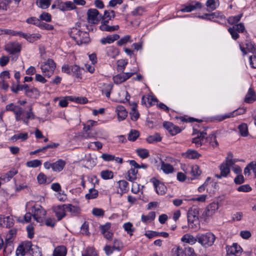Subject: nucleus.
I'll list each match as a JSON object with an SVG mask.
<instances>
[{"instance_id": "nucleus-1", "label": "nucleus", "mask_w": 256, "mask_h": 256, "mask_svg": "<svg viewBox=\"0 0 256 256\" xmlns=\"http://www.w3.org/2000/svg\"><path fill=\"white\" fill-rule=\"evenodd\" d=\"M70 35L78 45L87 44L90 40L89 34L81 30L80 23H77L76 27H73L70 29Z\"/></svg>"}, {"instance_id": "nucleus-2", "label": "nucleus", "mask_w": 256, "mask_h": 256, "mask_svg": "<svg viewBox=\"0 0 256 256\" xmlns=\"http://www.w3.org/2000/svg\"><path fill=\"white\" fill-rule=\"evenodd\" d=\"M198 242L202 246L208 248L212 246L216 240L215 236L210 232L197 234Z\"/></svg>"}, {"instance_id": "nucleus-3", "label": "nucleus", "mask_w": 256, "mask_h": 256, "mask_svg": "<svg viewBox=\"0 0 256 256\" xmlns=\"http://www.w3.org/2000/svg\"><path fill=\"white\" fill-rule=\"evenodd\" d=\"M56 64L52 59H48L40 64V69L44 76L50 78L54 74Z\"/></svg>"}, {"instance_id": "nucleus-4", "label": "nucleus", "mask_w": 256, "mask_h": 256, "mask_svg": "<svg viewBox=\"0 0 256 256\" xmlns=\"http://www.w3.org/2000/svg\"><path fill=\"white\" fill-rule=\"evenodd\" d=\"M32 216L38 222H42L46 215V211L40 205H34L32 208Z\"/></svg>"}, {"instance_id": "nucleus-5", "label": "nucleus", "mask_w": 256, "mask_h": 256, "mask_svg": "<svg viewBox=\"0 0 256 256\" xmlns=\"http://www.w3.org/2000/svg\"><path fill=\"white\" fill-rule=\"evenodd\" d=\"M88 21L92 24H98L102 20V16L98 11L95 8H90L88 10Z\"/></svg>"}, {"instance_id": "nucleus-6", "label": "nucleus", "mask_w": 256, "mask_h": 256, "mask_svg": "<svg viewBox=\"0 0 256 256\" xmlns=\"http://www.w3.org/2000/svg\"><path fill=\"white\" fill-rule=\"evenodd\" d=\"M242 252V248L236 243L226 247V256H240Z\"/></svg>"}, {"instance_id": "nucleus-7", "label": "nucleus", "mask_w": 256, "mask_h": 256, "mask_svg": "<svg viewBox=\"0 0 256 256\" xmlns=\"http://www.w3.org/2000/svg\"><path fill=\"white\" fill-rule=\"evenodd\" d=\"M136 74V72H122L119 74H118L113 77V80L114 84H120L131 76H132L134 74Z\"/></svg>"}, {"instance_id": "nucleus-8", "label": "nucleus", "mask_w": 256, "mask_h": 256, "mask_svg": "<svg viewBox=\"0 0 256 256\" xmlns=\"http://www.w3.org/2000/svg\"><path fill=\"white\" fill-rule=\"evenodd\" d=\"M16 120V121L22 120L26 124H28L29 119H34L35 116L32 111V107H30L29 111L26 112V114L23 115H15Z\"/></svg>"}, {"instance_id": "nucleus-9", "label": "nucleus", "mask_w": 256, "mask_h": 256, "mask_svg": "<svg viewBox=\"0 0 256 256\" xmlns=\"http://www.w3.org/2000/svg\"><path fill=\"white\" fill-rule=\"evenodd\" d=\"M152 182L156 190V192L159 195H164L167 190L166 187L163 182H160L156 178H152Z\"/></svg>"}, {"instance_id": "nucleus-10", "label": "nucleus", "mask_w": 256, "mask_h": 256, "mask_svg": "<svg viewBox=\"0 0 256 256\" xmlns=\"http://www.w3.org/2000/svg\"><path fill=\"white\" fill-rule=\"evenodd\" d=\"M246 110L244 108H238L234 112L224 115L218 116H216V120L219 122L222 121L227 118H232L235 116L244 114L246 112Z\"/></svg>"}, {"instance_id": "nucleus-11", "label": "nucleus", "mask_w": 256, "mask_h": 256, "mask_svg": "<svg viewBox=\"0 0 256 256\" xmlns=\"http://www.w3.org/2000/svg\"><path fill=\"white\" fill-rule=\"evenodd\" d=\"M206 133L204 132H200L198 134L196 137L192 139V142L194 144L196 147H200L203 144H206V141L207 140L206 138Z\"/></svg>"}, {"instance_id": "nucleus-12", "label": "nucleus", "mask_w": 256, "mask_h": 256, "mask_svg": "<svg viewBox=\"0 0 256 256\" xmlns=\"http://www.w3.org/2000/svg\"><path fill=\"white\" fill-rule=\"evenodd\" d=\"M17 35L23 37L30 42H34L41 38L40 34H25L21 32H17Z\"/></svg>"}, {"instance_id": "nucleus-13", "label": "nucleus", "mask_w": 256, "mask_h": 256, "mask_svg": "<svg viewBox=\"0 0 256 256\" xmlns=\"http://www.w3.org/2000/svg\"><path fill=\"white\" fill-rule=\"evenodd\" d=\"M164 127L167 130L171 135L174 136L180 132V129L178 126H174L172 123L165 122L163 124Z\"/></svg>"}, {"instance_id": "nucleus-14", "label": "nucleus", "mask_w": 256, "mask_h": 256, "mask_svg": "<svg viewBox=\"0 0 256 256\" xmlns=\"http://www.w3.org/2000/svg\"><path fill=\"white\" fill-rule=\"evenodd\" d=\"M246 48L240 45V49L244 55H246L247 52L246 48L250 52L256 54V46L249 40H246L245 42Z\"/></svg>"}, {"instance_id": "nucleus-15", "label": "nucleus", "mask_w": 256, "mask_h": 256, "mask_svg": "<svg viewBox=\"0 0 256 256\" xmlns=\"http://www.w3.org/2000/svg\"><path fill=\"white\" fill-rule=\"evenodd\" d=\"M53 210L58 220H61L66 216V208H65V204L54 206Z\"/></svg>"}, {"instance_id": "nucleus-16", "label": "nucleus", "mask_w": 256, "mask_h": 256, "mask_svg": "<svg viewBox=\"0 0 256 256\" xmlns=\"http://www.w3.org/2000/svg\"><path fill=\"white\" fill-rule=\"evenodd\" d=\"M218 208V204L217 202L210 204L206 208V211L202 216L209 217L212 216Z\"/></svg>"}, {"instance_id": "nucleus-17", "label": "nucleus", "mask_w": 256, "mask_h": 256, "mask_svg": "<svg viewBox=\"0 0 256 256\" xmlns=\"http://www.w3.org/2000/svg\"><path fill=\"white\" fill-rule=\"evenodd\" d=\"M5 50L9 54H14L20 52L21 50V46L18 44L8 43L5 47Z\"/></svg>"}, {"instance_id": "nucleus-18", "label": "nucleus", "mask_w": 256, "mask_h": 256, "mask_svg": "<svg viewBox=\"0 0 256 256\" xmlns=\"http://www.w3.org/2000/svg\"><path fill=\"white\" fill-rule=\"evenodd\" d=\"M188 222L189 228L196 230L200 228V223L198 217L188 215Z\"/></svg>"}, {"instance_id": "nucleus-19", "label": "nucleus", "mask_w": 256, "mask_h": 256, "mask_svg": "<svg viewBox=\"0 0 256 256\" xmlns=\"http://www.w3.org/2000/svg\"><path fill=\"white\" fill-rule=\"evenodd\" d=\"M220 170V174H216L215 176L220 179L222 177H226L230 172V168H228V166L226 164L222 163L219 166Z\"/></svg>"}, {"instance_id": "nucleus-20", "label": "nucleus", "mask_w": 256, "mask_h": 256, "mask_svg": "<svg viewBox=\"0 0 256 256\" xmlns=\"http://www.w3.org/2000/svg\"><path fill=\"white\" fill-rule=\"evenodd\" d=\"M181 241L190 245H193L198 241L197 236L196 237H194L190 234H186L182 236L181 238Z\"/></svg>"}, {"instance_id": "nucleus-21", "label": "nucleus", "mask_w": 256, "mask_h": 256, "mask_svg": "<svg viewBox=\"0 0 256 256\" xmlns=\"http://www.w3.org/2000/svg\"><path fill=\"white\" fill-rule=\"evenodd\" d=\"M184 157L189 159H196L201 156V154L196 150L188 149L186 152L182 154Z\"/></svg>"}, {"instance_id": "nucleus-22", "label": "nucleus", "mask_w": 256, "mask_h": 256, "mask_svg": "<svg viewBox=\"0 0 256 256\" xmlns=\"http://www.w3.org/2000/svg\"><path fill=\"white\" fill-rule=\"evenodd\" d=\"M66 162L62 159H60L52 163V170L56 172H61L65 166Z\"/></svg>"}, {"instance_id": "nucleus-23", "label": "nucleus", "mask_w": 256, "mask_h": 256, "mask_svg": "<svg viewBox=\"0 0 256 256\" xmlns=\"http://www.w3.org/2000/svg\"><path fill=\"white\" fill-rule=\"evenodd\" d=\"M116 112L120 121L124 120L127 116L128 112L124 107L122 106H117L116 108Z\"/></svg>"}, {"instance_id": "nucleus-24", "label": "nucleus", "mask_w": 256, "mask_h": 256, "mask_svg": "<svg viewBox=\"0 0 256 256\" xmlns=\"http://www.w3.org/2000/svg\"><path fill=\"white\" fill-rule=\"evenodd\" d=\"M256 100V96L255 92L252 88H250L246 96L244 102L246 103L250 104L254 102Z\"/></svg>"}, {"instance_id": "nucleus-25", "label": "nucleus", "mask_w": 256, "mask_h": 256, "mask_svg": "<svg viewBox=\"0 0 256 256\" xmlns=\"http://www.w3.org/2000/svg\"><path fill=\"white\" fill-rule=\"evenodd\" d=\"M119 38V35L117 34L109 35L106 38H102L100 42L103 44H111L114 41L118 40Z\"/></svg>"}, {"instance_id": "nucleus-26", "label": "nucleus", "mask_w": 256, "mask_h": 256, "mask_svg": "<svg viewBox=\"0 0 256 256\" xmlns=\"http://www.w3.org/2000/svg\"><path fill=\"white\" fill-rule=\"evenodd\" d=\"M67 253V250L64 246L56 247L54 251V256H66Z\"/></svg>"}, {"instance_id": "nucleus-27", "label": "nucleus", "mask_w": 256, "mask_h": 256, "mask_svg": "<svg viewBox=\"0 0 256 256\" xmlns=\"http://www.w3.org/2000/svg\"><path fill=\"white\" fill-rule=\"evenodd\" d=\"M16 234V230L11 229L6 236L5 244L6 246H10L13 240V238Z\"/></svg>"}, {"instance_id": "nucleus-28", "label": "nucleus", "mask_w": 256, "mask_h": 256, "mask_svg": "<svg viewBox=\"0 0 256 256\" xmlns=\"http://www.w3.org/2000/svg\"><path fill=\"white\" fill-rule=\"evenodd\" d=\"M202 8V4L200 2H196L194 4H190L188 6H184L181 10L182 12H189L193 11L196 8Z\"/></svg>"}, {"instance_id": "nucleus-29", "label": "nucleus", "mask_w": 256, "mask_h": 256, "mask_svg": "<svg viewBox=\"0 0 256 256\" xmlns=\"http://www.w3.org/2000/svg\"><path fill=\"white\" fill-rule=\"evenodd\" d=\"M18 173V170L14 168L11 170L4 175L2 176L0 178V180L4 182L10 181L12 178Z\"/></svg>"}, {"instance_id": "nucleus-30", "label": "nucleus", "mask_w": 256, "mask_h": 256, "mask_svg": "<svg viewBox=\"0 0 256 256\" xmlns=\"http://www.w3.org/2000/svg\"><path fill=\"white\" fill-rule=\"evenodd\" d=\"M138 171L135 168L130 169L127 172L126 179L132 182H134L137 178L136 174Z\"/></svg>"}, {"instance_id": "nucleus-31", "label": "nucleus", "mask_w": 256, "mask_h": 256, "mask_svg": "<svg viewBox=\"0 0 256 256\" xmlns=\"http://www.w3.org/2000/svg\"><path fill=\"white\" fill-rule=\"evenodd\" d=\"M106 52L107 55L112 58H115L119 54L118 49L114 46H109L106 48Z\"/></svg>"}, {"instance_id": "nucleus-32", "label": "nucleus", "mask_w": 256, "mask_h": 256, "mask_svg": "<svg viewBox=\"0 0 256 256\" xmlns=\"http://www.w3.org/2000/svg\"><path fill=\"white\" fill-rule=\"evenodd\" d=\"M66 210L70 212L72 214L76 215L80 213V209L78 206L70 204H65Z\"/></svg>"}, {"instance_id": "nucleus-33", "label": "nucleus", "mask_w": 256, "mask_h": 256, "mask_svg": "<svg viewBox=\"0 0 256 256\" xmlns=\"http://www.w3.org/2000/svg\"><path fill=\"white\" fill-rule=\"evenodd\" d=\"M83 69L81 68L77 65H74L71 66V74L75 76L77 78H80Z\"/></svg>"}, {"instance_id": "nucleus-34", "label": "nucleus", "mask_w": 256, "mask_h": 256, "mask_svg": "<svg viewBox=\"0 0 256 256\" xmlns=\"http://www.w3.org/2000/svg\"><path fill=\"white\" fill-rule=\"evenodd\" d=\"M28 138V134L26 132L18 133L13 136L11 138L10 140L13 142H16L18 140H20L22 141H24Z\"/></svg>"}, {"instance_id": "nucleus-35", "label": "nucleus", "mask_w": 256, "mask_h": 256, "mask_svg": "<svg viewBox=\"0 0 256 256\" xmlns=\"http://www.w3.org/2000/svg\"><path fill=\"white\" fill-rule=\"evenodd\" d=\"M220 4L218 0H207L206 5L210 8L211 10H216Z\"/></svg>"}, {"instance_id": "nucleus-36", "label": "nucleus", "mask_w": 256, "mask_h": 256, "mask_svg": "<svg viewBox=\"0 0 256 256\" xmlns=\"http://www.w3.org/2000/svg\"><path fill=\"white\" fill-rule=\"evenodd\" d=\"M156 217V214L154 212H151L147 216L142 215L141 220L143 222L146 223L153 220Z\"/></svg>"}, {"instance_id": "nucleus-37", "label": "nucleus", "mask_w": 256, "mask_h": 256, "mask_svg": "<svg viewBox=\"0 0 256 256\" xmlns=\"http://www.w3.org/2000/svg\"><path fill=\"white\" fill-rule=\"evenodd\" d=\"M118 28L119 26L118 25L114 26H110L107 24H101V25L100 26V30L106 32H113L116 30H118Z\"/></svg>"}, {"instance_id": "nucleus-38", "label": "nucleus", "mask_w": 256, "mask_h": 256, "mask_svg": "<svg viewBox=\"0 0 256 256\" xmlns=\"http://www.w3.org/2000/svg\"><path fill=\"white\" fill-rule=\"evenodd\" d=\"M232 154L231 152H228L225 162H222L224 164H226V165L228 166V168H230V167L232 166L236 162V160L232 158Z\"/></svg>"}, {"instance_id": "nucleus-39", "label": "nucleus", "mask_w": 256, "mask_h": 256, "mask_svg": "<svg viewBox=\"0 0 256 256\" xmlns=\"http://www.w3.org/2000/svg\"><path fill=\"white\" fill-rule=\"evenodd\" d=\"M36 4L38 7L42 9H46L50 4V0H37Z\"/></svg>"}, {"instance_id": "nucleus-40", "label": "nucleus", "mask_w": 256, "mask_h": 256, "mask_svg": "<svg viewBox=\"0 0 256 256\" xmlns=\"http://www.w3.org/2000/svg\"><path fill=\"white\" fill-rule=\"evenodd\" d=\"M128 62L126 60H120L117 61V70L120 72H123Z\"/></svg>"}, {"instance_id": "nucleus-41", "label": "nucleus", "mask_w": 256, "mask_h": 256, "mask_svg": "<svg viewBox=\"0 0 256 256\" xmlns=\"http://www.w3.org/2000/svg\"><path fill=\"white\" fill-rule=\"evenodd\" d=\"M83 137L85 138H94L98 134L97 131L94 129H90L89 130H84Z\"/></svg>"}, {"instance_id": "nucleus-42", "label": "nucleus", "mask_w": 256, "mask_h": 256, "mask_svg": "<svg viewBox=\"0 0 256 256\" xmlns=\"http://www.w3.org/2000/svg\"><path fill=\"white\" fill-rule=\"evenodd\" d=\"M206 143L208 142L212 147L215 148L218 146V144L216 140V136L212 134L206 138Z\"/></svg>"}, {"instance_id": "nucleus-43", "label": "nucleus", "mask_w": 256, "mask_h": 256, "mask_svg": "<svg viewBox=\"0 0 256 256\" xmlns=\"http://www.w3.org/2000/svg\"><path fill=\"white\" fill-rule=\"evenodd\" d=\"M161 169L166 174L172 173L174 171V168L172 165L164 162H162V163Z\"/></svg>"}, {"instance_id": "nucleus-44", "label": "nucleus", "mask_w": 256, "mask_h": 256, "mask_svg": "<svg viewBox=\"0 0 256 256\" xmlns=\"http://www.w3.org/2000/svg\"><path fill=\"white\" fill-rule=\"evenodd\" d=\"M162 138L160 134L158 133H156L154 135L148 136L146 138V141L150 143H153L154 142H160Z\"/></svg>"}, {"instance_id": "nucleus-45", "label": "nucleus", "mask_w": 256, "mask_h": 256, "mask_svg": "<svg viewBox=\"0 0 256 256\" xmlns=\"http://www.w3.org/2000/svg\"><path fill=\"white\" fill-rule=\"evenodd\" d=\"M104 88L102 90V92L103 94H104L107 98H110V92L112 88V85L110 84H104Z\"/></svg>"}, {"instance_id": "nucleus-46", "label": "nucleus", "mask_w": 256, "mask_h": 256, "mask_svg": "<svg viewBox=\"0 0 256 256\" xmlns=\"http://www.w3.org/2000/svg\"><path fill=\"white\" fill-rule=\"evenodd\" d=\"M118 184L120 190V192L118 191V192L122 194L126 191L128 182L125 180H120L118 182Z\"/></svg>"}, {"instance_id": "nucleus-47", "label": "nucleus", "mask_w": 256, "mask_h": 256, "mask_svg": "<svg viewBox=\"0 0 256 256\" xmlns=\"http://www.w3.org/2000/svg\"><path fill=\"white\" fill-rule=\"evenodd\" d=\"M190 174L194 176V178H196V176H199L201 174V170H200V168L198 166L194 165L191 166L190 167ZM193 179V178H192Z\"/></svg>"}, {"instance_id": "nucleus-48", "label": "nucleus", "mask_w": 256, "mask_h": 256, "mask_svg": "<svg viewBox=\"0 0 256 256\" xmlns=\"http://www.w3.org/2000/svg\"><path fill=\"white\" fill-rule=\"evenodd\" d=\"M98 196V191L94 188H91L89 190L88 194H86V198L88 200L96 198Z\"/></svg>"}, {"instance_id": "nucleus-49", "label": "nucleus", "mask_w": 256, "mask_h": 256, "mask_svg": "<svg viewBox=\"0 0 256 256\" xmlns=\"http://www.w3.org/2000/svg\"><path fill=\"white\" fill-rule=\"evenodd\" d=\"M38 93V91L36 88H30L28 86L25 90L26 95L31 98L34 96L33 94L37 96Z\"/></svg>"}, {"instance_id": "nucleus-50", "label": "nucleus", "mask_w": 256, "mask_h": 256, "mask_svg": "<svg viewBox=\"0 0 256 256\" xmlns=\"http://www.w3.org/2000/svg\"><path fill=\"white\" fill-rule=\"evenodd\" d=\"M28 86V85L26 84H22V85H20L19 84H18L16 86V88H14V84H13L11 86V90L12 91L16 94L18 93V90H26L27 88V87Z\"/></svg>"}, {"instance_id": "nucleus-51", "label": "nucleus", "mask_w": 256, "mask_h": 256, "mask_svg": "<svg viewBox=\"0 0 256 256\" xmlns=\"http://www.w3.org/2000/svg\"><path fill=\"white\" fill-rule=\"evenodd\" d=\"M102 178L104 180H108L114 177L113 172L109 170H102L100 172Z\"/></svg>"}, {"instance_id": "nucleus-52", "label": "nucleus", "mask_w": 256, "mask_h": 256, "mask_svg": "<svg viewBox=\"0 0 256 256\" xmlns=\"http://www.w3.org/2000/svg\"><path fill=\"white\" fill-rule=\"evenodd\" d=\"M238 130L242 136H246L248 134V126L246 124H242L238 126Z\"/></svg>"}, {"instance_id": "nucleus-53", "label": "nucleus", "mask_w": 256, "mask_h": 256, "mask_svg": "<svg viewBox=\"0 0 256 256\" xmlns=\"http://www.w3.org/2000/svg\"><path fill=\"white\" fill-rule=\"evenodd\" d=\"M42 164V162L38 160H34L26 162V165L29 168H37Z\"/></svg>"}, {"instance_id": "nucleus-54", "label": "nucleus", "mask_w": 256, "mask_h": 256, "mask_svg": "<svg viewBox=\"0 0 256 256\" xmlns=\"http://www.w3.org/2000/svg\"><path fill=\"white\" fill-rule=\"evenodd\" d=\"M97 122L92 120H88L86 124H84V130H89L90 129H94L93 126H96Z\"/></svg>"}, {"instance_id": "nucleus-55", "label": "nucleus", "mask_w": 256, "mask_h": 256, "mask_svg": "<svg viewBox=\"0 0 256 256\" xmlns=\"http://www.w3.org/2000/svg\"><path fill=\"white\" fill-rule=\"evenodd\" d=\"M68 100L74 101V97H72V96H66L64 98L60 100L59 101L58 104L61 107H66L68 105Z\"/></svg>"}, {"instance_id": "nucleus-56", "label": "nucleus", "mask_w": 256, "mask_h": 256, "mask_svg": "<svg viewBox=\"0 0 256 256\" xmlns=\"http://www.w3.org/2000/svg\"><path fill=\"white\" fill-rule=\"evenodd\" d=\"M136 153L142 158H146L149 156L148 151L146 149L139 148L136 150Z\"/></svg>"}, {"instance_id": "nucleus-57", "label": "nucleus", "mask_w": 256, "mask_h": 256, "mask_svg": "<svg viewBox=\"0 0 256 256\" xmlns=\"http://www.w3.org/2000/svg\"><path fill=\"white\" fill-rule=\"evenodd\" d=\"M140 133L136 130H131L128 136V140L130 141H135L139 136Z\"/></svg>"}, {"instance_id": "nucleus-58", "label": "nucleus", "mask_w": 256, "mask_h": 256, "mask_svg": "<svg viewBox=\"0 0 256 256\" xmlns=\"http://www.w3.org/2000/svg\"><path fill=\"white\" fill-rule=\"evenodd\" d=\"M14 225V220L10 216H6L4 220V222H3L2 226L6 228H10Z\"/></svg>"}, {"instance_id": "nucleus-59", "label": "nucleus", "mask_w": 256, "mask_h": 256, "mask_svg": "<svg viewBox=\"0 0 256 256\" xmlns=\"http://www.w3.org/2000/svg\"><path fill=\"white\" fill-rule=\"evenodd\" d=\"M172 256H183L184 250L179 246L174 248L172 250Z\"/></svg>"}, {"instance_id": "nucleus-60", "label": "nucleus", "mask_w": 256, "mask_h": 256, "mask_svg": "<svg viewBox=\"0 0 256 256\" xmlns=\"http://www.w3.org/2000/svg\"><path fill=\"white\" fill-rule=\"evenodd\" d=\"M242 16V14H240L236 15V16H230L228 18V22L230 24H232L236 23L238 21H240Z\"/></svg>"}, {"instance_id": "nucleus-61", "label": "nucleus", "mask_w": 256, "mask_h": 256, "mask_svg": "<svg viewBox=\"0 0 256 256\" xmlns=\"http://www.w3.org/2000/svg\"><path fill=\"white\" fill-rule=\"evenodd\" d=\"M130 114L132 120L136 121L138 120L139 118V114L136 110V106L132 108V111L130 112Z\"/></svg>"}, {"instance_id": "nucleus-62", "label": "nucleus", "mask_w": 256, "mask_h": 256, "mask_svg": "<svg viewBox=\"0 0 256 256\" xmlns=\"http://www.w3.org/2000/svg\"><path fill=\"white\" fill-rule=\"evenodd\" d=\"M199 211L200 209L197 207L191 208L188 211V215L198 218Z\"/></svg>"}, {"instance_id": "nucleus-63", "label": "nucleus", "mask_w": 256, "mask_h": 256, "mask_svg": "<svg viewBox=\"0 0 256 256\" xmlns=\"http://www.w3.org/2000/svg\"><path fill=\"white\" fill-rule=\"evenodd\" d=\"M123 227L124 230L127 232L128 234L130 236L132 235L134 229L132 228V223L130 222L124 223Z\"/></svg>"}, {"instance_id": "nucleus-64", "label": "nucleus", "mask_w": 256, "mask_h": 256, "mask_svg": "<svg viewBox=\"0 0 256 256\" xmlns=\"http://www.w3.org/2000/svg\"><path fill=\"white\" fill-rule=\"evenodd\" d=\"M184 254L186 256H196L194 248L190 246L184 248Z\"/></svg>"}]
</instances>
